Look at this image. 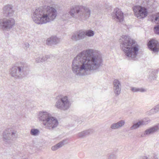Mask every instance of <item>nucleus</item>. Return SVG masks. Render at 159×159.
I'll list each match as a JSON object with an SVG mask.
<instances>
[{
	"label": "nucleus",
	"mask_w": 159,
	"mask_h": 159,
	"mask_svg": "<svg viewBox=\"0 0 159 159\" xmlns=\"http://www.w3.org/2000/svg\"><path fill=\"white\" fill-rule=\"evenodd\" d=\"M93 132L92 129H89L83 131L77 134V137L78 138H83L85 136L88 135Z\"/></svg>",
	"instance_id": "obj_17"
},
{
	"label": "nucleus",
	"mask_w": 159,
	"mask_h": 159,
	"mask_svg": "<svg viewBox=\"0 0 159 159\" xmlns=\"http://www.w3.org/2000/svg\"><path fill=\"white\" fill-rule=\"evenodd\" d=\"M38 118L39 120L42 122L44 128L47 129L53 130L58 125L59 123L57 119L52 116L51 115L47 112H40Z\"/></svg>",
	"instance_id": "obj_6"
},
{
	"label": "nucleus",
	"mask_w": 159,
	"mask_h": 159,
	"mask_svg": "<svg viewBox=\"0 0 159 159\" xmlns=\"http://www.w3.org/2000/svg\"><path fill=\"white\" fill-rule=\"evenodd\" d=\"M71 106V103L67 96L61 97L57 99L55 104V107L63 111L68 110Z\"/></svg>",
	"instance_id": "obj_7"
},
{
	"label": "nucleus",
	"mask_w": 159,
	"mask_h": 159,
	"mask_svg": "<svg viewBox=\"0 0 159 159\" xmlns=\"http://www.w3.org/2000/svg\"><path fill=\"white\" fill-rule=\"evenodd\" d=\"M16 131L8 129L4 130L2 133L3 141L6 143H10L13 139L16 137Z\"/></svg>",
	"instance_id": "obj_8"
},
{
	"label": "nucleus",
	"mask_w": 159,
	"mask_h": 159,
	"mask_svg": "<svg viewBox=\"0 0 159 159\" xmlns=\"http://www.w3.org/2000/svg\"><path fill=\"white\" fill-rule=\"evenodd\" d=\"M140 159H148V157L145 156H143L141 157Z\"/></svg>",
	"instance_id": "obj_34"
},
{
	"label": "nucleus",
	"mask_w": 159,
	"mask_h": 159,
	"mask_svg": "<svg viewBox=\"0 0 159 159\" xmlns=\"http://www.w3.org/2000/svg\"><path fill=\"white\" fill-rule=\"evenodd\" d=\"M152 157H153L152 159H158V158L157 156V155L155 154H153V155L152 156Z\"/></svg>",
	"instance_id": "obj_33"
},
{
	"label": "nucleus",
	"mask_w": 159,
	"mask_h": 159,
	"mask_svg": "<svg viewBox=\"0 0 159 159\" xmlns=\"http://www.w3.org/2000/svg\"><path fill=\"white\" fill-rule=\"evenodd\" d=\"M111 16L112 19L117 22H121L124 20L123 13L120 9L117 8L114 9L113 12L111 13Z\"/></svg>",
	"instance_id": "obj_11"
},
{
	"label": "nucleus",
	"mask_w": 159,
	"mask_h": 159,
	"mask_svg": "<svg viewBox=\"0 0 159 159\" xmlns=\"http://www.w3.org/2000/svg\"><path fill=\"white\" fill-rule=\"evenodd\" d=\"M119 40L120 49L124 52L127 58L136 60L139 50V46L135 41L129 36L123 35Z\"/></svg>",
	"instance_id": "obj_3"
},
{
	"label": "nucleus",
	"mask_w": 159,
	"mask_h": 159,
	"mask_svg": "<svg viewBox=\"0 0 159 159\" xmlns=\"http://www.w3.org/2000/svg\"><path fill=\"white\" fill-rule=\"evenodd\" d=\"M117 155L116 153L111 152L108 154L107 155V159H116Z\"/></svg>",
	"instance_id": "obj_25"
},
{
	"label": "nucleus",
	"mask_w": 159,
	"mask_h": 159,
	"mask_svg": "<svg viewBox=\"0 0 159 159\" xmlns=\"http://www.w3.org/2000/svg\"><path fill=\"white\" fill-rule=\"evenodd\" d=\"M158 71V70H153L151 74L149 75V78L150 79L153 80L156 79L157 77V76L156 75V74H157Z\"/></svg>",
	"instance_id": "obj_24"
},
{
	"label": "nucleus",
	"mask_w": 159,
	"mask_h": 159,
	"mask_svg": "<svg viewBox=\"0 0 159 159\" xmlns=\"http://www.w3.org/2000/svg\"><path fill=\"white\" fill-rule=\"evenodd\" d=\"M154 28V32L155 33L158 34H159V25H157L156 26H155Z\"/></svg>",
	"instance_id": "obj_31"
},
{
	"label": "nucleus",
	"mask_w": 159,
	"mask_h": 159,
	"mask_svg": "<svg viewBox=\"0 0 159 159\" xmlns=\"http://www.w3.org/2000/svg\"><path fill=\"white\" fill-rule=\"evenodd\" d=\"M56 9L49 6H44L36 8L32 17L34 22L39 25L45 24L53 21L56 17Z\"/></svg>",
	"instance_id": "obj_2"
},
{
	"label": "nucleus",
	"mask_w": 159,
	"mask_h": 159,
	"mask_svg": "<svg viewBox=\"0 0 159 159\" xmlns=\"http://www.w3.org/2000/svg\"><path fill=\"white\" fill-rule=\"evenodd\" d=\"M15 21L12 18L0 19V29L3 30H10L14 25Z\"/></svg>",
	"instance_id": "obj_9"
},
{
	"label": "nucleus",
	"mask_w": 159,
	"mask_h": 159,
	"mask_svg": "<svg viewBox=\"0 0 159 159\" xmlns=\"http://www.w3.org/2000/svg\"><path fill=\"white\" fill-rule=\"evenodd\" d=\"M159 130V125H157L148 129H146L144 133L141 135L142 137L152 134L158 131Z\"/></svg>",
	"instance_id": "obj_14"
},
{
	"label": "nucleus",
	"mask_w": 159,
	"mask_h": 159,
	"mask_svg": "<svg viewBox=\"0 0 159 159\" xmlns=\"http://www.w3.org/2000/svg\"><path fill=\"white\" fill-rule=\"evenodd\" d=\"M12 8V6L11 5H7L4 6L3 8V12L4 16L6 17L12 16L14 13Z\"/></svg>",
	"instance_id": "obj_15"
},
{
	"label": "nucleus",
	"mask_w": 159,
	"mask_h": 159,
	"mask_svg": "<svg viewBox=\"0 0 159 159\" xmlns=\"http://www.w3.org/2000/svg\"><path fill=\"white\" fill-rule=\"evenodd\" d=\"M130 90L133 92H143L146 91V90L145 89L134 87H131Z\"/></svg>",
	"instance_id": "obj_23"
},
{
	"label": "nucleus",
	"mask_w": 159,
	"mask_h": 159,
	"mask_svg": "<svg viewBox=\"0 0 159 159\" xmlns=\"http://www.w3.org/2000/svg\"><path fill=\"white\" fill-rule=\"evenodd\" d=\"M159 111V104L155 106L149 111L148 112L149 115H151Z\"/></svg>",
	"instance_id": "obj_21"
},
{
	"label": "nucleus",
	"mask_w": 159,
	"mask_h": 159,
	"mask_svg": "<svg viewBox=\"0 0 159 159\" xmlns=\"http://www.w3.org/2000/svg\"><path fill=\"white\" fill-rule=\"evenodd\" d=\"M60 40L56 36H52L48 39L46 40V44L48 45H56L60 43Z\"/></svg>",
	"instance_id": "obj_16"
},
{
	"label": "nucleus",
	"mask_w": 159,
	"mask_h": 159,
	"mask_svg": "<svg viewBox=\"0 0 159 159\" xmlns=\"http://www.w3.org/2000/svg\"><path fill=\"white\" fill-rule=\"evenodd\" d=\"M125 121L123 120H120L116 122L117 125L119 129L123 126L125 125Z\"/></svg>",
	"instance_id": "obj_27"
},
{
	"label": "nucleus",
	"mask_w": 159,
	"mask_h": 159,
	"mask_svg": "<svg viewBox=\"0 0 159 159\" xmlns=\"http://www.w3.org/2000/svg\"><path fill=\"white\" fill-rule=\"evenodd\" d=\"M39 133V131L37 129H32L30 131V134L33 136H37Z\"/></svg>",
	"instance_id": "obj_26"
},
{
	"label": "nucleus",
	"mask_w": 159,
	"mask_h": 159,
	"mask_svg": "<svg viewBox=\"0 0 159 159\" xmlns=\"http://www.w3.org/2000/svg\"><path fill=\"white\" fill-rule=\"evenodd\" d=\"M25 47L26 48H28L29 47V44L28 43H26L25 44Z\"/></svg>",
	"instance_id": "obj_35"
},
{
	"label": "nucleus",
	"mask_w": 159,
	"mask_h": 159,
	"mask_svg": "<svg viewBox=\"0 0 159 159\" xmlns=\"http://www.w3.org/2000/svg\"><path fill=\"white\" fill-rule=\"evenodd\" d=\"M102 59L96 51L92 49L84 50L74 58L72 64V70L77 75L88 74V71L98 70L102 66Z\"/></svg>",
	"instance_id": "obj_1"
},
{
	"label": "nucleus",
	"mask_w": 159,
	"mask_h": 159,
	"mask_svg": "<svg viewBox=\"0 0 159 159\" xmlns=\"http://www.w3.org/2000/svg\"><path fill=\"white\" fill-rule=\"evenodd\" d=\"M65 142V141L64 140H63L57 144L52 146L51 148V149L52 150L54 151L56 150L64 145Z\"/></svg>",
	"instance_id": "obj_20"
},
{
	"label": "nucleus",
	"mask_w": 159,
	"mask_h": 159,
	"mask_svg": "<svg viewBox=\"0 0 159 159\" xmlns=\"http://www.w3.org/2000/svg\"><path fill=\"white\" fill-rule=\"evenodd\" d=\"M149 49L154 52H157L159 51V43L157 40L152 39L148 43Z\"/></svg>",
	"instance_id": "obj_12"
},
{
	"label": "nucleus",
	"mask_w": 159,
	"mask_h": 159,
	"mask_svg": "<svg viewBox=\"0 0 159 159\" xmlns=\"http://www.w3.org/2000/svg\"><path fill=\"white\" fill-rule=\"evenodd\" d=\"M135 15L139 19L146 17L147 16L148 11L145 7L139 6H135L133 7Z\"/></svg>",
	"instance_id": "obj_10"
},
{
	"label": "nucleus",
	"mask_w": 159,
	"mask_h": 159,
	"mask_svg": "<svg viewBox=\"0 0 159 159\" xmlns=\"http://www.w3.org/2000/svg\"><path fill=\"white\" fill-rule=\"evenodd\" d=\"M154 20V21L156 22H159V13L157 14L155 16Z\"/></svg>",
	"instance_id": "obj_32"
},
{
	"label": "nucleus",
	"mask_w": 159,
	"mask_h": 159,
	"mask_svg": "<svg viewBox=\"0 0 159 159\" xmlns=\"http://www.w3.org/2000/svg\"><path fill=\"white\" fill-rule=\"evenodd\" d=\"M71 39L72 40L75 41L79 40L78 37V35L76 32L73 34L71 37Z\"/></svg>",
	"instance_id": "obj_30"
},
{
	"label": "nucleus",
	"mask_w": 159,
	"mask_h": 159,
	"mask_svg": "<svg viewBox=\"0 0 159 159\" xmlns=\"http://www.w3.org/2000/svg\"><path fill=\"white\" fill-rule=\"evenodd\" d=\"M145 124V122L143 120L139 121L136 123L134 124L130 127L131 130L136 129L139 127L141 125Z\"/></svg>",
	"instance_id": "obj_18"
},
{
	"label": "nucleus",
	"mask_w": 159,
	"mask_h": 159,
	"mask_svg": "<svg viewBox=\"0 0 159 159\" xmlns=\"http://www.w3.org/2000/svg\"><path fill=\"white\" fill-rule=\"evenodd\" d=\"M79 40L84 39L85 37V33L84 31L80 30L76 32Z\"/></svg>",
	"instance_id": "obj_22"
},
{
	"label": "nucleus",
	"mask_w": 159,
	"mask_h": 159,
	"mask_svg": "<svg viewBox=\"0 0 159 159\" xmlns=\"http://www.w3.org/2000/svg\"><path fill=\"white\" fill-rule=\"evenodd\" d=\"M85 33V36L86 35L89 37L93 36L94 35V32L91 30H89L86 31Z\"/></svg>",
	"instance_id": "obj_28"
},
{
	"label": "nucleus",
	"mask_w": 159,
	"mask_h": 159,
	"mask_svg": "<svg viewBox=\"0 0 159 159\" xmlns=\"http://www.w3.org/2000/svg\"><path fill=\"white\" fill-rule=\"evenodd\" d=\"M69 13L72 17L84 21L90 17L91 10L85 6L75 5L70 7Z\"/></svg>",
	"instance_id": "obj_5"
},
{
	"label": "nucleus",
	"mask_w": 159,
	"mask_h": 159,
	"mask_svg": "<svg viewBox=\"0 0 159 159\" xmlns=\"http://www.w3.org/2000/svg\"><path fill=\"white\" fill-rule=\"evenodd\" d=\"M50 58V56L45 55L44 57H39L35 59V61L37 63L43 62Z\"/></svg>",
	"instance_id": "obj_19"
},
{
	"label": "nucleus",
	"mask_w": 159,
	"mask_h": 159,
	"mask_svg": "<svg viewBox=\"0 0 159 159\" xmlns=\"http://www.w3.org/2000/svg\"><path fill=\"white\" fill-rule=\"evenodd\" d=\"M30 71V67L27 63L19 62L12 65L9 72L11 77L17 80L21 79L26 76Z\"/></svg>",
	"instance_id": "obj_4"
},
{
	"label": "nucleus",
	"mask_w": 159,
	"mask_h": 159,
	"mask_svg": "<svg viewBox=\"0 0 159 159\" xmlns=\"http://www.w3.org/2000/svg\"><path fill=\"white\" fill-rule=\"evenodd\" d=\"M110 128L111 130L119 129L116 123H114L111 124L110 125Z\"/></svg>",
	"instance_id": "obj_29"
},
{
	"label": "nucleus",
	"mask_w": 159,
	"mask_h": 159,
	"mask_svg": "<svg viewBox=\"0 0 159 159\" xmlns=\"http://www.w3.org/2000/svg\"><path fill=\"white\" fill-rule=\"evenodd\" d=\"M113 90L115 95L118 96L120 93L121 86L120 81L117 79H115L113 83Z\"/></svg>",
	"instance_id": "obj_13"
}]
</instances>
